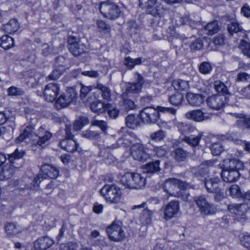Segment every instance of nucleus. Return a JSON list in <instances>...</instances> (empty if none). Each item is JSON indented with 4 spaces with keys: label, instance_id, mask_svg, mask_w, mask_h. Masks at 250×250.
Segmentation results:
<instances>
[{
    "label": "nucleus",
    "instance_id": "nucleus-36",
    "mask_svg": "<svg viewBox=\"0 0 250 250\" xmlns=\"http://www.w3.org/2000/svg\"><path fill=\"white\" fill-rule=\"evenodd\" d=\"M5 229L6 233L9 235H15L20 231V229L19 226H17L14 223H8L5 227Z\"/></svg>",
    "mask_w": 250,
    "mask_h": 250
},
{
    "label": "nucleus",
    "instance_id": "nucleus-51",
    "mask_svg": "<svg viewBox=\"0 0 250 250\" xmlns=\"http://www.w3.org/2000/svg\"><path fill=\"white\" fill-rule=\"evenodd\" d=\"M154 151L158 157L165 156L167 152V147L166 146L154 147Z\"/></svg>",
    "mask_w": 250,
    "mask_h": 250
},
{
    "label": "nucleus",
    "instance_id": "nucleus-24",
    "mask_svg": "<svg viewBox=\"0 0 250 250\" xmlns=\"http://www.w3.org/2000/svg\"><path fill=\"white\" fill-rule=\"evenodd\" d=\"M173 183L174 184H176V187H177L180 190L179 192L177 193V196H181L182 197L187 198V194L184 195V193L186 192V190L187 189V184L185 182H183L181 180L178 179H172L169 180L168 182H167L166 185H169V183Z\"/></svg>",
    "mask_w": 250,
    "mask_h": 250
},
{
    "label": "nucleus",
    "instance_id": "nucleus-47",
    "mask_svg": "<svg viewBox=\"0 0 250 250\" xmlns=\"http://www.w3.org/2000/svg\"><path fill=\"white\" fill-rule=\"evenodd\" d=\"M230 195L233 198L242 197L239 187L236 185H232L229 188Z\"/></svg>",
    "mask_w": 250,
    "mask_h": 250
},
{
    "label": "nucleus",
    "instance_id": "nucleus-15",
    "mask_svg": "<svg viewBox=\"0 0 250 250\" xmlns=\"http://www.w3.org/2000/svg\"><path fill=\"white\" fill-rule=\"evenodd\" d=\"M179 204L177 201L170 202L164 208V218L169 220L173 218L178 212Z\"/></svg>",
    "mask_w": 250,
    "mask_h": 250
},
{
    "label": "nucleus",
    "instance_id": "nucleus-56",
    "mask_svg": "<svg viewBox=\"0 0 250 250\" xmlns=\"http://www.w3.org/2000/svg\"><path fill=\"white\" fill-rule=\"evenodd\" d=\"M165 137L164 132L162 130H159L151 134L150 138L152 140L159 141Z\"/></svg>",
    "mask_w": 250,
    "mask_h": 250
},
{
    "label": "nucleus",
    "instance_id": "nucleus-28",
    "mask_svg": "<svg viewBox=\"0 0 250 250\" xmlns=\"http://www.w3.org/2000/svg\"><path fill=\"white\" fill-rule=\"evenodd\" d=\"M183 95L180 92H177L169 97V101L173 105H180L183 101Z\"/></svg>",
    "mask_w": 250,
    "mask_h": 250
},
{
    "label": "nucleus",
    "instance_id": "nucleus-20",
    "mask_svg": "<svg viewBox=\"0 0 250 250\" xmlns=\"http://www.w3.org/2000/svg\"><path fill=\"white\" fill-rule=\"evenodd\" d=\"M41 170L45 178L49 177L51 179H55L58 176L59 173L58 168L47 164L43 165L42 167Z\"/></svg>",
    "mask_w": 250,
    "mask_h": 250
},
{
    "label": "nucleus",
    "instance_id": "nucleus-42",
    "mask_svg": "<svg viewBox=\"0 0 250 250\" xmlns=\"http://www.w3.org/2000/svg\"><path fill=\"white\" fill-rule=\"evenodd\" d=\"M126 124L130 128L135 129L138 126V120L134 115H129L126 118Z\"/></svg>",
    "mask_w": 250,
    "mask_h": 250
},
{
    "label": "nucleus",
    "instance_id": "nucleus-33",
    "mask_svg": "<svg viewBox=\"0 0 250 250\" xmlns=\"http://www.w3.org/2000/svg\"><path fill=\"white\" fill-rule=\"evenodd\" d=\"M36 137H38V140H37V142L35 143V144L42 146L50 139L51 137V134L50 132L44 131V132L42 133L40 132L38 136Z\"/></svg>",
    "mask_w": 250,
    "mask_h": 250
},
{
    "label": "nucleus",
    "instance_id": "nucleus-45",
    "mask_svg": "<svg viewBox=\"0 0 250 250\" xmlns=\"http://www.w3.org/2000/svg\"><path fill=\"white\" fill-rule=\"evenodd\" d=\"M174 154L175 159L179 162L184 161L187 157L186 152L181 148H176L174 150Z\"/></svg>",
    "mask_w": 250,
    "mask_h": 250
},
{
    "label": "nucleus",
    "instance_id": "nucleus-21",
    "mask_svg": "<svg viewBox=\"0 0 250 250\" xmlns=\"http://www.w3.org/2000/svg\"><path fill=\"white\" fill-rule=\"evenodd\" d=\"M111 107L109 104L104 103L101 101H95L90 104V108L94 112L101 113Z\"/></svg>",
    "mask_w": 250,
    "mask_h": 250
},
{
    "label": "nucleus",
    "instance_id": "nucleus-9",
    "mask_svg": "<svg viewBox=\"0 0 250 250\" xmlns=\"http://www.w3.org/2000/svg\"><path fill=\"white\" fill-rule=\"evenodd\" d=\"M106 232L109 239L113 241H121L125 236V233L122 227L114 222L106 228Z\"/></svg>",
    "mask_w": 250,
    "mask_h": 250
},
{
    "label": "nucleus",
    "instance_id": "nucleus-58",
    "mask_svg": "<svg viewBox=\"0 0 250 250\" xmlns=\"http://www.w3.org/2000/svg\"><path fill=\"white\" fill-rule=\"evenodd\" d=\"M238 125L244 128L250 129V117H243L238 122Z\"/></svg>",
    "mask_w": 250,
    "mask_h": 250
},
{
    "label": "nucleus",
    "instance_id": "nucleus-25",
    "mask_svg": "<svg viewBox=\"0 0 250 250\" xmlns=\"http://www.w3.org/2000/svg\"><path fill=\"white\" fill-rule=\"evenodd\" d=\"M20 27V24L15 19L10 20L6 24L3 25V30L9 34H12L16 32Z\"/></svg>",
    "mask_w": 250,
    "mask_h": 250
},
{
    "label": "nucleus",
    "instance_id": "nucleus-26",
    "mask_svg": "<svg viewBox=\"0 0 250 250\" xmlns=\"http://www.w3.org/2000/svg\"><path fill=\"white\" fill-rule=\"evenodd\" d=\"M146 184V177L145 174L134 173V189H141Z\"/></svg>",
    "mask_w": 250,
    "mask_h": 250
},
{
    "label": "nucleus",
    "instance_id": "nucleus-37",
    "mask_svg": "<svg viewBox=\"0 0 250 250\" xmlns=\"http://www.w3.org/2000/svg\"><path fill=\"white\" fill-rule=\"evenodd\" d=\"M214 87L217 92L221 93L222 94V95H224V94H227L228 93V90L227 86L220 81L217 80L214 82Z\"/></svg>",
    "mask_w": 250,
    "mask_h": 250
},
{
    "label": "nucleus",
    "instance_id": "nucleus-46",
    "mask_svg": "<svg viewBox=\"0 0 250 250\" xmlns=\"http://www.w3.org/2000/svg\"><path fill=\"white\" fill-rule=\"evenodd\" d=\"M210 150L213 155L218 156L223 151L224 148L219 143H214L212 144Z\"/></svg>",
    "mask_w": 250,
    "mask_h": 250
},
{
    "label": "nucleus",
    "instance_id": "nucleus-5",
    "mask_svg": "<svg viewBox=\"0 0 250 250\" xmlns=\"http://www.w3.org/2000/svg\"><path fill=\"white\" fill-rule=\"evenodd\" d=\"M99 10L101 14L110 20H114L119 17L121 11L114 3L107 1L100 3Z\"/></svg>",
    "mask_w": 250,
    "mask_h": 250
},
{
    "label": "nucleus",
    "instance_id": "nucleus-2",
    "mask_svg": "<svg viewBox=\"0 0 250 250\" xmlns=\"http://www.w3.org/2000/svg\"><path fill=\"white\" fill-rule=\"evenodd\" d=\"M23 156V152L21 150H19L16 149L15 151L8 155V160L10 164L4 165L1 169H0V180H5L11 178L13 175L16 167L12 165L14 163V161L19 159Z\"/></svg>",
    "mask_w": 250,
    "mask_h": 250
},
{
    "label": "nucleus",
    "instance_id": "nucleus-18",
    "mask_svg": "<svg viewBox=\"0 0 250 250\" xmlns=\"http://www.w3.org/2000/svg\"><path fill=\"white\" fill-rule=\"evenodd\" d=\"M137 79L136 83H129L126 86V91L128 93H138L141 91L142 87L144 83L143 77L139 74L136 73L135 74Z\"/></svg>",
    "mask_w": 250,
    "mask_h": 250
},
{
    "label": "nucleus",
    "instance_id": "nucleus-35",
    "mask_svg": "<svg viewBox=\"0 0 250 250\" xmlns=\"http://www.w3.org/2000/svg\"><path fill=\"white\" fill-rule=\"evenodd\" d=\"M172 86L177 90H186L188 87V82L181 79L175 80L172 82Z\"/></svg>",
    "mask_w": 250,
    "mask_h": 250
},
{
    "label": "nucleus",
    "instance_id": "nucleus-31",
    "mask_svg": "<svg viewBox=\"0 0 250 250\" xmlns=\"http://www.w3.org/2000/svg\"><path fill=\"white\" fill-rule=\"evenodd\" d=\"M142 62V58H138L133 59L129 57H126L124 60V64L129 69H132L135 65L140 64Z\"/></svg>",
    "mask_w": 250,
    "mask_h": 250
},
{
    "label": "nucleus",
    "instance_id": "nucleus-27",
    "mask_svg": "<svg viewBox=\"0 0 250 250\" xmlns=\"http://www.w3.org/2000/svg\"><path fill=\"white\" fill-rule=\"evenodd\" d=\"M204 30L208 35H212L219 31V26L216 21L208 22L205 27Z\"/></svg>",
    "mask_w": 250,
    "mask_h": 250
},
{
    "label": "nucleus",
    "instance_id": "nucleus-60",
    "mask_svg": "<svg viewBox=\"0 0 250 250\" xmlns=\"http://www.w3.org/2000/svg\"><path fill=\"white\" fill-rule=\"evenodd\" d=\"M91 125L99 126L102 130H105L107 127L106 123L102 120H94L91 122Z\"/></svg>",
    "mask_w": 250,
    "mask_h": 250
},
{
    "label": "nucleus",
    "instance_id": "nucleus-41",
    "mask_svg": "<svg viewBox=\"0 0 250 250\" xmlns=\"http://www.w3.org/2000/svg\"><path fill=\"white\" fill-rule=\"evenodd\" d=\"M152 212L150 210L145 209L141 216V221L145 224L150 223L152 219Z\"/></svg>",
    "mask_w": 250,
    "mask_h": 250
},
{
    "label": "nucleus",
    "instance_id": "nucleus-61",
    "mask_svg": "<svg viewBox=\"0 0 250 250\" xmlns=\"http://www.w3.org/2000/svg\"><path fill=\"white\" fill-rule=\"evenodd\" d=\"M62 74V73L61 71L58 69H55L47 76L46 79L49 80H56L61 76Z\"/></svg>",
    "mask_w": 250,
    "mask_h": 250
},
{
    "label": "nucleus",
    "instance_id": "nucleus-22",
    "mask_svg": "<svg viewBox=\"0 0 250 250\" xmlns=\"http://www.w3.org/2000/svg\"><path fill=\"white\" fill-rule=\"evenodd\" d=\"M120 181L126 188L134 189V173H125L122 176Z\"/></svg>",
    "mask_w": 250,
    "mask_h": 250
},
{
    "label": "nucleus",
    "instance_id": "nucleus-12",
    "mask_svg": "<svg viewBox=\"0 0 250 250\" xmlns=\"http://www.w3.org/2000/svg\"><path fill=\"white\" fill-rule=\"evenodd\" d=\"M206 101L208 106L213 109L218 110L225 106L226 98L223 95L215 94L208 97Z\"/></svg>",
    "mask_w": 250,
    "mask_h": 250
},
{
    "label": "nucleus",
    "instance_id": "nucleus-14",
    "mask_svg": "<svg viewBox=\"0 0 250 250\" xmlns=\"http://www.w3.org/2000/svg\"><path fill=\"white\" fill-rule=\"evenodd\" d=\"M60 86L57 83H49L44 89L43 96L45 100L49 102H53L58 95Z\"/></svg>",
    "mask_w": 250,
    "mask_h": 250
},
{
    "label": "nucleus",
    "instance_id": "nucleus-32",
    "mask_svg": "<svg viewBox=\"0 0 250 250\" xmlns=\"http://www.w3.org/2000/svg\"><path fill=\"white\" fill-rule=\"evenodd\" d=\"M33 127L31 125L27 126L22 134H21L17 139L16 142L20 143L23 141L26 138H29L32 136V133L33 131Z\"/></svg>",
    "mask_w": 250,
    "mask_h": 250
},
{
    "label": "nucleus",
    "instance_id": "nucleus-59",
    "mask_svg": "<svg viewBox=\"0 0 250 250\" xmlns=\"http://www.w3.org/2000/svg\"><path fill=\"white\" fill-rule=\"evenodd\" d=\"M236 81L237 82H250V75L243 72L237 74Z\"/></svg>",
    "mask_w": 250,
    "mask_h": 250
},
{
    "label": "nucleus",
    "instance_id": "nucleus-64",
    "mask_svg": "<svg viewBox=\"0 0 250 250\" xmlns=\"http://www.w3.org/2000/svg\"><path fill=\"white\" fill-rule=\"evenodd\" d=\"M241 13L244 16L247 18L250 17V7L247 3L244 4L242 7Z\"/></svg>",
    "mask_w": 250,
    "mask_h": 250
},
{
    "label": "nucleus",
    "instance_id": "nucleus-55",
    "mask_svg": "<svg viewBox=\"0 0 250 250\" xmlns=\"http://www.w3.org/2000/svg\"><path fill=\"white\" fill-rule=\"evenodd\" d=\"M82 136L89 139H97L99 138V134L97 132L91 130H86L83 132Z\"/></svg>",
    "mask_w": 250,
    "mask_h": 250
},
{
    "label": "nucleus",
    "instance_id": "nucleus-6",
    "mask_svg": "<svg viewBox=\"0 0 250 250\" xmlns=\"http://www.w3.org/2000/svg\"><path fill=\"white\" fill-rule=\"evenodd\" d=\"M158 0H139V6L154 16H160L163 13L164 9Z\"/></svg>",
    "mask_w": 250,
    "mask_h": 250
},
{
    "label": "nucleus",
    "instance_id": "nucleus-62",
    "mask_svg": "<svg viewBox=\"0 0 250 250\" xmlns=\"http://www.w3.org/2000/svg\"><path fill=\"white\" fill-rule=\"evenodd\" d=\"M92 89V87L91 86H86L84 85H82L80 91V97L82 99L84 98Z\"/></svg>",
    "mask_w": 250,
    "mask_h": 250
},
{
    "label": "nucleus",
    "instance_id": "nucleus-29",
    "mask_svg": "<svg viewBox=\"0 0 250 250\" xmlns=\"http://www.w3.org/2000/svg\"><path fill=\"white\" fill-rule=\"evenodd\" d=\"M0 46L4 49H9L14 46V41L13 38L7 36H3L1 37V41Z\"/></svg>",
    "mask_w": 250,
    "mask_h": 250
},
{
    "label": "nucleus",
    "instance_id": "nucleus-39",
    "mask_svg": "<svg viewBox=\"0 0 250 250\" xmlns=\"http://www.w3.org/2000/svg\"><path fill=\"white\" fill-rule=\"evenodd\" d=\"M212 70L211 64L208 62H202L199 66V72L203 74H209Z\"/></svg>",
    "mask_w": 250,
    "mask_h": 250
},
{
    "label": "nucleus",
    "instance_id": "nucleus-53",
    "mask_svg": "<svg viewBox=\"0 0 250 250\" xmlns=\"http://www.w3.org/2000/svg\"><path fill=\"white\" fill-rule=\"evenodd\" d=\"M8 95L10 96H19L23 94V91L20 88L15 86H11L7 89Z\"/></svg>",
    "mask_w": 250,
    "mask_h": 250
},
{
    "label": "nucleus",
    "instance_id": "nucleus-19",
    "mask_svg": "<svg viewBox=\"0 0 250 250\" xmlns=\"http://www.w3.org/2000/svg\"><path fill=\"white\" fill-rule=\"evenodd\" d=\"M60 145L62 148L69 152H74L77 151L79 146L76 141L72 139L62 140L60 142Z\"/></svg>",
    "mask_w": 250,
    "mask_h": 250
},
{
    "label": "nucleus",
    "instance_id": "nucleus-10",
    "mask_svg": "<svg viewBox=\"0 0 250 250\" xmlns=\"http://www.w3.org/2000/svg\"><path fill=\"white\" fill-rule=\"evenodd\" d=\"M196 205L201 212L205 215H211L216 211V208L209 204L204 196H200L195 199Z\"/></svg>",
    "mask_w": 250,
    "mask_h": 250
},
{
    "label": "nucleus",
    "instance_id": "nucleus-30",
    "mask_svg": "<svg viewBox=\"0 0 250 250\" xmlns=\"http://www.w3.org/2000/svg\"><path fill=\"white\" fill-rule=\"evenodd\" d=\"M159 170L160 167L159 161L149 163L145 166V171L146 173H154L158 171Z\"/></svg>",
    "mask_w": 250,
    "mask_h": 250
},
{
    "label": "nucleus",
    "instance_id": "nucleus-38",
    "mask_svg": "<svg viewBox=\"0 0 250 250\" xmlns=\"http://www.w3.org/2000/svg\"><path fill=\"white\" fill-rule=\"evenodd\" d=\"M55 53V49L52 43H44L42 46V54L45 56Z\"/></svg>",
    "mask_w": 250,
    "mask_h": 250
},
{
    "label": "nucleus",
    "instance_id": "nucleus-57",
    "mask_svg": "<svg viewBox=\"0 0 250 250\" xmlns=\"http://www.w3.org/2000/svg\"><path fill=\"white\" fill-rule=\"evenodd\" d=\"M81 73L83 75L91 78H97L100 76V73L98 71L96 70L84 71H82Z\"/></svg>",
    "mask_w": 250,
    "mask_h": 250
},
{
    "label": "nucleus",
    "instance_id": "nucleus-17",
    "mask_svg": "<svg viewBox=\"0 0 250 250\" xmlns=\"http://www.w3.org/2000/svg\"><path fill=\"white\" fill-rule=\"evenodd\" d=\"M249 209V207L246 204H231L228 206V209L230 212L240 216L237 219H245V213Z\"/></svg>",
    "mask_w": 250,
    "mask_h": 250
},
{
    "label": "nucleus",
    "instance_id": "nucleus-7",
    "mask_svg": "<svg viewBox=\"0 0 250 250\" xmlns=\"http://www.w3.org/2000/svg\"><path fill=\"white\" fill-rule=\"evenodd\" d=\"M130 153L133 159L139 161H145L150 158L148 153V147L141 143H136L132 145Z\"/></svg>",
    "mask_w": 250,
    "mask_h": 250
},
{
    "label": "nucleus",
    "instance_id": "nucleus-50",
    "mask_svg": "<svg viewBox=\"0 0 250 250\" xmlns=\"http://www.w3.org/2000/svg\"><path fill=\"white\" fill-rule=\"evenodd\" d=\"M78 245L76 243L69 242L66 244H62L60 246V250H76Z\"/></svg>",
    "mask_w": 250,
    "mask_h": 250
},
{
    "label": "nucleus",
    "instance_id": "nucleus-49",
    "mask_svg": "<svg viewBox=\"0 0 250 250\" xmlns=\"http://www.w3.org/2000/svg\"><path fill=\"white\" fill-rule=\"evenodd\" d=\"M240 48L245 55L250 57V43L242 40L240 43Z\"/></svg>",
    "mask_w": 250,
    "mask_h": 250
},
{
    "label": "nucleus",
    "instance_id": "nucleus-11",
    "mask_svg": "<svg viewBox=\"0 0 250 250\" xmlns=\"http://www.w3.org/2000/svg\"><path fill=\"white\" fill-rule=\"evenodd\" d=\"M140 114L142 121L146 124L156 122L159 117L158 111L151 107L144 108Z\"/></svg>",
    "mask_w": 250,
    "mask_h": 250
},
{
    "label": "nucleus",
    "instance_id": "nucleus-44",
    "mask_svg": "<svg viewBox=\"0 0 250 250\" xmlns=\"http://www.w3.org/2000/svg\"><path fill=\"white\" fill-rule=\"evenodd\" d=\"M172 179H175V178H169V179H167L165 181L163 188H164L165 191L167 193L169 194L170 195L176 196V195H175L174 192H173L174 189V188H175L176 187V184H174L173 183H169V185H167V186L166 185L167 182H168V181H169V180H172Z\"/></svg>",
    "mask_w": 250,
    "mask_h": 250
},
{
    "label": "nucleus",
    "instance_id": "nucleus-52",
    "mask_svg": "<svg viewBox=\"0 0 250 250\" xmlns=\"http://www.w3.org/2000/svg\"><path fill=\"white\" fill-rule=\"evenodd\" d=\"M241 244L247 249L250 250V234H245L240 237Z\"/></svg>",
    "mask_w": 250,
    "mask_h": 250
},
{
    "label": "nucleus",
    "instance_id": "nucleus-8",
    "mask_svg": "<svg viewBox=\"0 0 250 250\" xmlns=\"http://www.w3.org/2000/svg\"><path fill=\"white\" fill-rule=\"evenodd\" d=\"M77 93L73 88H69L66 92L61 95L57 100L56 106L58 108L65 107L76 101Z\"/></svg>",
    "mask_w": 250,
    "mask_h": 250
},
{
    "label": "nucleus",
    "instance_id": "nucleus-54",
    "mask_svg": "<svg viewBox=\"0 0 250 250\" xmlns=\"http://www.w3.org/2000/svg\"><path fill=\"white\" fill-rule=\"evenodd\" d=\"M97 25L100 31H104L106 33L110 32V26L102 20L98 21L97 22Z\"/></svg>",
    "mask_w": 250,
    "mask_h": 250
},
{
    "label": "nucleus",
    "instance_id": "nucleus-43",
    "mask_svg": "<svg viewBox=\"0 0 250 250\" xmlns=\"http://www.w3.org/2000/svg\"><path fill=\"white\" fill-rule=\"evenodd\" d=\"M190 118L196 122H200L204 120L202 112L199 110H193L188 113Z\"/></svg>",
    "mask_w": 250,
    "mask_h": 250
},
{
    "label": "nucleus",
    "instance_id": "nucleus-1",
    "mask_svg": "<svg viewBox=\"0 0 250 250\" xmlns=\"http://www.w3.org/2000/svg\"><path fill=\"white\" fill-rule=\"evenodd\" d=\"M243 167L241 162L237 159L229 160L226 162L221 172V177L226 182L237 181L240 177L238 170Z\"/></svg>",
    "mask_w": 250,
    "mask_h": 250
},
{
    "label": "nucleus",
    "instance_id": "nucleus-40",
    "mask_svg": "<svg viewBox=\"0 0 250 250\" xmlns=\"http://www.w3.org/2000/svg\"><path fill=\"white\" fill-rule=\"evenodd\" d=\"M88 123V118L85 117H82L79 120L76 121L73 124V130L75 131L80 130L84 125Z\"/></svg>",
    "mask_w": 250,
    "mask_h": 250
},
{
    "label": "nucleus",
    "instance_id": "nucleus-4",
    "mask_svg": "<svg viewBox=\"0 0 250 250\" xmlns=\"http://www.w3.org/2000/svg\"><path fill=\"white\" fill-rule=\"evenodd\" d=\"M204 184L208 192L215 194V198L216 200L220 201L223 199L224 192L220 188L221 182L218 177L208 176L205 178Z\"/></svg>",
    "mask_w": 250,
    "mask_h": 250
},
{
    "label": "nucleus",
    "instance_id": "nucleus-48",
    "mask_svg": "<svg viewBox=\"0 0 250 250\" xmlns=\"http://www.w3.org/2000/svg\"><path fill=\"white\" fill-rule=\"evenodd\" d=\"M228 31L232 34L233 33H238L242 31L243 29L238 23L232 22L228 26Z\"/></svg>",
    "mask_w": 250,
    "mask_h": 250
},
{
    "label": "nucleus",
    "instance_id": "nucleus-23",
    "mask_svg": "<svg viewBox=\"0 0 250 250\" xmlns=\"http://www.w3.org/2000/svg\"><path fill=\"white\" fill-rule=\"evenodd\" d=\"M95 88L98 89L101 92L102 97L105 100L109 101L111 99V90L106 85L98 82L96 83Z\"/></svg>",
    "mask_w": 250,
    "mask_h": 250
},
{
    "label": "nucleus",
    "instance_id": "nucleus-13",
    "mask_svg": "<svg viewBox=\"0 0 250 250\" xmlns=\"http://www.w3.org/2000/svg\"><path fill=\"white\" fill-rule=\"evenodd\" d=\"M67 42L69 51L74 56H80L85 51L84 44L77 41L74 37L69 36Z\"/></svg>",
    "mask_w": 250,
    "mask_h": 250
},
{
    "label": "nucleus",
    "instance_id": "nucleus-16",
    "mask_svg": "<svg viewBox=\"0 0 250 250\" xmlns=\"http://www.w3.org/2000/svg\"><path fill=\"white\" fill-rule=\"evenodd\" d=\"M54 244V240L48 236H42L38 238L33 243L34 250H45Z\"/></svg>",
    "mask_w": 250,
    "mask_h": 250
},
{
    "label": "nucleus",
    "instance_id": "nucleus-3",
    "mask_svg": "<svg viewBox=\"0 0 250 250\" xmlns=\"http://www.w3.org/2000/svg\"><path fill=\"white\" fill-rule=\"evenodd\" d=\"M100 193L106 202L111 204L119 203L122 195L121 188L115 185H104L101 189Z\"/></svg>",
    "mask_w": 250,
    "mask_h": 250
},
{
    "label": "nucleus",
    "instance_id": "nucleus-63",
    "mask_svg": "<svg viewBox=\"0 0 250 250\" xmlns=\"http://www.w3.org/2000/svg\"><path fill=\"white\" fill-rule=\"evenodd\" d=\"M203 46V42L200 39H197L190 45V49L192 50L200 49Z\"/></svg>",
    "mask_w": 250,
    "mask_h": 250
},
{
    "label": "nucleus",
    "instance_id": "nucleus-34",
    "mask_svg": "<svg viewBox=\"0 0 250 250\" xmlns=\"http://www.w3.org/2000/svg\"><path fill=\"white\" fill-rule=\"evenodd\" d=\"M190 97V101L188 103L193 106H199L203 103V99L201 95L188 93V97Z\"/></svg>",
    "mask_w": 250,
    "mask_h": 250
}]
</instances>
